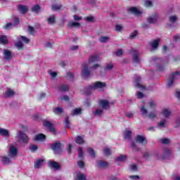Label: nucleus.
<instances>
[{
    "instance_id": "50",
    "label": "nucleus",
    "mask_w": 180,
    "mask_h": 180,
    "mask_svg": "<svg viewBox=\"0 0 180 180\" xmlns=\"http://www.w3.org/2000/svg\"><path fill=\"white\" fill-rule=\"evenodd\" d=\"M77 165H78L79 168H81L82 169L85 167V162H84V161H82V160H79L77 162Z\"/></svg>"
},
{
    "instance_id": "25",
    "label": "nucleus",
    "mask_w": 180,
    "mask_h": 180,
    "mask_svg": "<svg viewBox=\"0 0 180 180\" xmlns=\"http://www.w3.org/2000/svg\"><path fill=\"white\" fill-rule=\"evenodd\" d=\"M124 139L125 140H131V131H125L124 132Z\"/></svg>"
},
{
    "instance_id": "41",
    "label": "nucleus",
    "mask_w": 180,
    "mask_h": 180,
    "mask_svg": "<svg viewBox=\"0 0 180 180\" xmlns=\"http://www.w3.org/2000/svg\"><path fill=\"white\" fill-rule=\"evenodd\" d=\"M162 115L165 116V117H169L171 115V111L168 109H165L162 111Z\"/></svg>"
},
{
    "instance_id": "36",
    "label": "nucleus",
    "mask_w": 180,
    "mask_h": 180,
    "mask_svg": "<svg viewBox=\"0 0 180 180\" xmlns=\"http://www.w3.org/2000/svg\"><path fill=\"white\" fill-rule=\"evenodd\" d=\"M47 22L49 25H54V23H56V17L54 15L49 17L47 19Z\"/></svg>"
},
{
    "instance_id": "16",
    "label": "nucleus",
    "mask_w": 180,
    "mask_h": 180,
    "mask_svg": "<svg viewBox=\"0 0 180 180\" xmlns=\"http://www.w3.org/2000/svg\"><path fill=\"white\" fill-rule=\"evenodd\" d=\"M13 95H15V91H13V90L11 89H7L6 90V93L4 94V97L5 98H11L12 96H13Z\"/></svg>"
},
{
    "instance_id": "45",
    "label": "nucleus",
    "mask_w": 180,
    "mask_h": 180,
    "mask_svg": "<svg viewBox=\"0 0 180 180\" xmlns=\"http://www.w3.org/2000/svg\"><path fill=\"white\" fill-rule=\"evenodd\" d=\"M30 150L32 153H34V151H37V150H39V146L37 145H31L30 146Z\"/></svg>"
},
{
    "instance_id": "44",
    "label": "nucleus",
    "mask_w": 180,
    "mask_h": 180,
    "mask_svg": "<svg viewBox=\"0 0 180 180\" xmlns=\"http://www.w3.org/2000/svg\"><path fill=\"white\" fill-rule=\"evenodd\" d=\"M76 180H86V177L82 173L77 174V179Z\"/></svg>"
},
{
    "instance_id": "53",
    "label": "nucleus",
    "mask_w": 180,
    "mask_h": 180,
    "mask_svg": "<svg viewBox=\"0 0 180 180\" xmlns=\"http://www.w3.org/2000/svg\"><path fill=\"white\" fill-rule=\"evenodd\" d=\"M103 153L105 155L109 156L110 155V149L109 148H104Z\"/></svg>"
},
{
    "instance_id": "49",
    "label": "nucleus",
    "mask_w": 180,
    "mask_h": 180,
    "mask_svg": "<svg viewBox=\"0 0 180 180\" xmlns=\"http://www.w3.org/2000/svg\"><path fill=\"white\" fill-rule=\"evenodd\" d=\"M178 19V17H176V15H172L169 17V22H171L172 23H175V22H176V20Z\"/></svg>"
},
{
    "instance_id": "29",
    "label": "nucleus",
    "mask_w": 180,
    "mask_h": 180,
    "mask_svg": "<svg viewBox=\"0 0 180 180\" xmlns=\"http://www.w3.org/2000/svg\"><path fill=\"white\" fill-rule=\"evenodd\" d=\"M82 112V109H81V108H75L72 110V115L77 116V115H81Z\"/></svg>"
},
{
    "instance_id": "47",
    "label": "nucleus",
    "mask_w": 180,
    "mask_h": 180,
    "mask_svg": "<svg viewBox=\"0 0 180 180\" xmlns=\"http://www.w3.org/2000/svg\"><path fill=\"white\" fill-rule=\"evenodd\" d=\"M143 158L146 160V161H149L150 158H151V155L148 152H145L143 155Z\"/></svg>"
},
{
    "instance_id": "20",
    "label": "nucleus",
    "mask_w": 180,
    "mask_h": 180,
    "mask_svg": "<svg viewBox=\"0 0 180 180\" xmlns=\"http://www.w3.org/2000/svg\"><path fill=\"white\" fill-rule=\"evenodd\" d=\"M40 140H46V135L43 134H38L34 138V141H39Z\"/></svg>"
},
{
    "instance_id": "3",
    "label": "nucleus",
    "mask_w": 180,
    "mask_h": 180,
    "mask_svg": "<svg viewBox=\"0 0 180 180\" xmlns=\"http://www.w3.org/2000/svg\"><path fill=\"white\" fill-rule=\"evenodd\" d=\"M106 88V83L102 82H96L88 87V89H102Z\"/></svg>"
},
{
    "instance_id": "17",
    "label": "nucleus",
    "mask_w": 180,
    "mask_h": 180,
    "mask_svg": "<svg viewBox=\"0 0 180 180\" xmlns=\"http://www.w3.org/2000/svg\"><path fill=\"white\" fill-rule=\"evenodd\" d=\"M59 92H67L70 89L68 84H60L58 88Z\"/></svg>"
},
{
    "instance_id": "26",
    "label": "nucleus",
    "mask_w": 180,
    "mask_h": 180,
    "mask_svg": "<svg viewBox=\"0 0 180 180\" xmlns=\"http://www.w3.org/2000/svg\"><path fill=\"white\" fill-rule=\"evenodd\" d=\"M41 9V7L39 4H36L31 8L32 12H35V13H39Z\"/></svg>"
},
{
    "instance_id": "10",
    "label": "nucleus",
    "mask_w": 180,
    "mask_h": 180,
    "mask_svg": "<svg viewBox=\"0 0 180 180\" xmlns=\"http://www.w3.org/2000/svg\"><path fill=\"white\" fill-rule=\"evenodd\" d=\"M49 164L51 168H53V169H56V171L61 168V165H60V164L56 161H49Z\"/></svg>"
},
{
    "instance_id": "24",
    "label": "nucleus",
    "mask_w": 180,
    "mask_h": 180,
    "mask_svg": "<svg viewBox=\"0 0 180 180\" xmlns=\"http://www.w3.org/2000/svg\"><path fill=\"white\" fill-rule=\"evenodd\" d=\"M98 61H99V56L98 55H93L89 59V63H96Z\"/></svg>"
},
{
    "instance_id": "61",
    "label": "nucleus",
    "mask_w": 180,
    "mask_h": 180,
    "mask_svg": "<svg viewBox=\"0 0 180 180\" xmlns=\"http://www.w3.org/2000/svg\"><path fill=\"white\" fill-rule=\"evenodd\" d=\"M129 178H130V179H132V180H137V179H140V176L131 175V176H129Z\"/></svg>"
},
{
    "instance_id": "32",
    "label": "nucleus",
    "mask_w": 180,
    "mask_h": 180,
    "mask_svg": "<svg viewBox=\"0 0 180 180\" xmlns=\"http://www.w3.org/2000/svg\"><path fill=\"white\" fill-rule=\"evenodd\" d=\"M63 112L64 110H63V108L60 107L53 108V112L55 115H61V113H63Z\"/></svg>"
},
{
    "instance_id": "64",
    "label": "nucleus",
    "mask_w": 180,
    "mask_h": 180,
    "mask_svg": "<svg viewBox=\"0 0 180 180\" xmlns=\"http://www.w3.org/2000/svg\"><path fill=\"white\" fill-rule=\"evenodd\" d=\"M86 22H94V16H87L86 17Z\"/></svg>"
},
{
    "instance_id": "11",
    "label": "nucleus",
    "mask_w": 180,
    "mask_h": 180,
    "mask_svg": "<svg viewBox=\"0 0 180 180\" xmlns=\"http://www.w3.org/2000/svg\"><path fill=\"white\" fill-rule=\"evenodd\" d=\"M18 11H19V12H20V13L22 15H25V13H27V12L29 11V8L25 5L20 4L18 6Z\"/></svg>"
},
{
    "instance_id": "43",
    "label": "nucleus",
    "mask_w": 180,
    "mask_h": 180,
    "mask_svg": "<svg viewBox=\"0 0 180 180\" xmlns=\"http://www.w3.org/2000/svg\"><path fill=\"white\" fill-rule=\"evenodd\" d=\"M61 8H63V6L61 4L51 6L52 11H60V9H61Z\"/></svg>"
},
{
    "instance_id": "7",
    "label": "nucleus",
    "mask_w": 180,
    "mask_h": 180,
    "mask_svg": "<svg viewBox=\"0 0 180 180\" xmlns=\"http://www.w3.org/2000/svg\"><path fill=\"white\" fill-rule=\"evenodd\" d=\"M3 56H4V60H6V61H11V60H12V58H13V54L12 53V52L8 49H4V52H3Z\"/></svg>"
},
{
    "instance_id": "46",
    "label": "nucleus",
    "mask_w": 180,
    "mask_h": 180,
    "mask_svg": "<svg viewBox=\"0 0 180 180\" xmlns=\"http://www.w3.org/2000/svg\"><path fill=\"white\" fill-rule=\"evenodd\" d=\"M28 32L30 34L34 36V27H33L32 25H28Z\"/></svg>"
},
{
    "instance_id": "63",
    "label": "nucleus",
    "mask_w": 180,
    "mask_h": 180,
    "mask_svg": "<svg viewBox=\"0 0 180 180\" xmlns=\"http://www.w3.org/2000/svg\"><path fill=\"white\" fill-rule=\"evenodd\" d=\"M115 54L118 56L120 57V56L123 55V49H119L117 52H115Z\"/></svg>"
},
{
    "instance_id": "18",
    "label": "nucleus",
    "mask_w": 180,
    "mask_h": 180,
    "mask_svg": "<svg viewBox=\"0 0 180 180\" xmlns=\"http://www.w3.org/2000/svg\"><path fill=\"white\" fill-rule=\"evenodd\" d=\"M43 162H44V160L38 159L34 165V168H41L43 166Z\"/></svg>"
},
{
    "instance_id": "37",
    "label": "nucleus",
    "mask_w": 180,
    "mask_h": 180,
    "mask_svg": "<svg viewBox=\"0 0 180 180\" xmlns=\"http://www.w3.org/2000/svg\"><path fill=\"white\" fill-rule=\"evenodd\" d=\"M98 40L101 43H108V41H109V37L102 36L99 38Z\"/></svg>"
},
{
    "instance_id": "15",
    "label": "nucleus",
    "mask_w": 180,
    "mask_h": 180,
    "mask_svg": "<svg viewBox=\"0 0 180 180\" xmlns=\"http://www.w3.org/2000/svg\"><path fill=\"white\" fill-rule=\"evenodd\" d=\"M148 44L150 46V47H153V49H158V46L160 45V39H158L153 41H149Z\"/></svg>"
},
{
    "instance_id": "2",
    "label": "nucleus",
    "mask_w": 180,
    "mask_h": 180,
    "mask_svg": "<svg viewBox=\"0 0 180 180\" xmlns=\"http://www.w3.org/2000/svg\"><path fill=\"white\" fill-rule=\"evenodd\" d=\"M150 63H156L157 68L158 71H164V68H165V67L164 65H161V64L164 63V59H162L160 58L153 57L151 58Z\"/></svg>"
},
{
    "instance_id": "9",
    "label": "nucleus",
    "mask_w": 180,
    "mask_h": 180,
    "mask_svg": "<svg viewBox=\"0 0 180 180\" xmlns=\"http://www.w3.org/2000/svg\"><path fill=\"white\" fill-rule=\"evenodd\" d=\"M135 141H136V143H139V144H142V146L147 145V139H146V137L141 135H137L135 137Z\"/></svg>"
},
{
    "instance_id": "39",
    "label": "nucleus",
    "mask_w": 180,
    "mask_h": 180,
    "mask_svg": "<svg viewBox=\"0 0 180 180\" xmlns=\"http://www.w3.org/2000/svg\"><path fill=\"white\" fill-rule=\"evenodd\" d=\"M65 124V128L67 129H70V117L66 116L65 118V122H64Z\"/></svg>"
},
{
    "instance_id": "21",
    "label": "nucleus",
    "mask_w": 180,
    "mask_h": 180,
    "mask_svg": "<svg viewBox=\"0 0 180 180\" xmlns=\"http://www.w3.org/2000/svg\"><path fill=\"white\" fill-rule=\"evenodd\" d=\"M157 18H158V15H157V13H155L153 15V17H149L147 19V22L148 23H155V22H157Z\"/></svg>"
},
{
    "instance_id": "56",
    "label": "nucleus",
    "mask_w": 180,
    "mask_h": 180,
    "mask_svg": "<svg viewBox=\"0 0 180 180\" xmlns=\"http://www.w3.org/2000/svg\"><path fill=\"white\" fill-rule=\"evenodd\" d=\"M103 112V111L102 110H101V109H97V110H95V112H93V114H94L95 116H96V115H102V112Z\"/></svg>"
},
{
    "instance_id": "58",
    "label": "nucleus",
    "mask_w": 180,
    "mask_h": 180,
    "mask_svg": "<svg viewBox=\"0 0 180 180\" xmlns=\"http://www.w3.org/2000/svg\"><path fill=\"white\" fill-rule=\"evenodd\" d=\"M136 95H137L138 99H141V98H144V94H143V92L141 91H138Z\"/></svg>"
},
{
    "instance_id": "48",
    "label": "nucleus",
    "mask_w": 180,
    "mask_h": 180,
    "mask_svg": "<svg viewBox=\"0 0 180 180\" xmlns=\"http://www.w3.org/2000/svg\"><path fill=\"white\" fill-rule=\"evenodd\" d=\"M20 39L21 40H22V41H25V43H26L27 44H29V43H30V39L25 36H20Z\"/></svg>"
},
{
    "instance_id": "6",
    "label": "nucleus",
    "mask_w": 180,
    "mask_h": 180,
    "mask_svg": "<svg viewBox=\"0 0 180 180\" xmlns=\"http://www.w3.org/2000/svg\"><path fill=\"white\" fill-rule=\"evenodd\" d=\"M89 75H91V71H89L88 65H83V69L82 70V77L84 79H86L88 78V77H89Z\"/></svg>"
},
{
    "instance_id": "42",
    "label": "nucleus",
    "mask_w": 180,
    "mask_h": 180,
    "mask_svg": "<svg viewBox=\"0 0 180 180\" xmlns=\"http://www.w3.org/2000/svg\"><path fill=\"white\" fill-rule=\"evenodd\" d=\"M65 77H66V78H68V79L69 81H74V74L73 73L68 72Z\"/></svg>"
},
{
    "instance_id": "40",
    "label": "nucleus",
    "mask_w": 180,
    "mask_h": 180,
    "mask_svg": "<svg viewBox=\"0 0 180 180\" xmlns=\"http://www.w3.org/2000/svg\"><path fill=\"white\" fill-rule=\"evenodd\" d=\"M127 160V156L126 155H122L120 157L117 158L116 161L123 162Z\"/></svg>"
},
{
    "instance_id": "14",
    "label": "nucleus",
    "mask_w": 180,
    "mask_h": 180,
    "mask_svg": "<svg viewBox=\"0 0 180 180\" xmlns=\"http://www.w3.org/2000/svg\"><path fill=\"white\" fill-rule=\"evenodd\" d=\"M133 53L134 54L132 56V60L134 63H136V64H140V58L139 57V53H137L136 50H132Z\"/></svg>"
},
{
    "instance_id": "19",
    "label": "nucleus",
    "mask_w": 180,
    "mask_h": 180,
    "mask_svg": "<svg viewBox=\"0 0 180 180\" xmlns=\"http://www.w3.org/2000/svg\"><path fill=\"white\" fill-rule=\"evenodd\" d=\"M108 165H109L108 162H105L103 160H99L97 162V167H99L100 168H106Z\"/></svg>"
},
{
    "instance_id": "22",
    "label": "nucleus",
    "mask_w": 180,
    "mask_h": 180,
    "mask_svg": "<svg viewBox=\"0 0 180 180\" xmlns=\"http://www.w3.org/2000/svg\"><path fill=\"white\" fill-rule=\"evenodd\" d=\"M1 162H3L4 165H9V164H11V159H9V158L6 156H1Z\"/></svg>"
},
{
    "instance_id": "35",
    "label": "nucleus",
    "mask_w": 180,
    "mask_h": 180,
    "mask_svg": "<svg viewBox=\"0 0 180 180\" xmlns=\"http://www.w3.org/2000/svg\"><path fill=\"white\" fill-rule=\"evenodd\" d=\"M75 143H77V144H84V139L82 138L81 136H77L75 139Z\"/></svg>"
},
{
    "instance_id": "30",
    "label": "nucleus",
    "mask_w": 180,
    "mask_h": 180,
    "mask_svg": "<svg viewBox=\"0 0 180 180\" xmlns=\"http://www.w3.org/2000/svg\"><path fill=\"white\" fill-rule=\"evenodd\" d=\"M163 155H164V157H162L163 160H165V158H168V157L171 155V150L168 148L165 149L163 152Z\"/></svg>"
},
{
    "instance_id": "52",
    "label": "nucleus",
    "mask_w": 180,
    "mask_h": 180,
    "mask_svg": "<svg viewBox=\"0 0 180 180\" xmlns=\"http://www.w3.org/2000/svg\"><path fill=\"white\" fill-rule=\"evenodd\" d=\"M148 117H149V119L153 120L157 117V114H155V112H150Z\"/></svg>"
},
{
    "instance_id": "5",
    "label": "nucleus",
    "mask_w": 180,
    "mask_h": 180,
    "mask_svg": "<svg viewBox=\"0 0 180 180\" xmlns=\"http://www.w3.org/2000/svg\"><path fill=\"white\" fill-rule=\"evenodd\" d=\"M18 139L20 141H22V143H24L25 144L29 143V136L22 131H18Z\"/></svg>"
},
{
    "instance_id": "59",
    "label": "nucleus",
    "mask_w": 180,
    "mask_h": 180,
    "mask_svg": "<svg viewBox=\"0 0 180 180\" xmlns=\"http://www.w3.org/2000/svg\"><path fill=\"white\" fill-rule=\"evenodd\" d=\"M131 148L136 150V151H139L140 150V149H139V148H137V146H136V143L134 141H132L131 143Z\"/></svg>"
},
{
    "instance_id": "23",
    "label": "nucleus",
    "mask_w": 180,
    "mask_h": 180,
    "mask_svg": "<svg viewBox=\"0 0 180 180\" xmlns=\"http://www.w3.org/2000/svg\"><path fill=\"white\" fill-rule=\"evenodd\" d=\"M81 26V24L77 22H72L70 21L68 23V27H79Z\"/></svg>"
},
{
    "instance_id": "31",
    "label": "nucleus",
    "mask_w": 180,
    "mask_h": 180,
    "mask_svg": "<svg viewBox=\"0 0 180 180\" xmlns=\"http://www.w3.org/2000/svg\"><path fill=\"white\" fill-rule=\"evenodd\" d=\"M10 153L13 156L17 155H18V148H16L15 146H11L10 148Z\"/></svg>"
},
{
    "instance_id": "51",
    "label": "nucleus",
    "mask_w": 180,
    "mask_h": 180,
    "mask_svg": "<svg viewBox=\"0 0 180 180\" xmlns=\"http://www.w3.org/2000/svg\"><path fill=\"white\" fill-rule=\"evenodd\" d=\"M78 151H79V158H84V150H82V148H79Z\"/></svg>"
},
{
    "instance_id": "12",
    "label": "nucleus",
    "mask_w": 180,
    "mask_h": 180,
    "mask_svg": "<svg viewBox=\"0 0 180 180\" xmlns=\"http://www.w3.org/2000/svg\"><path fill=\"white\" fill-rule=\"evenodd\" d=\"M136 88H141L142 89H146V86L141 85L140 82H141V77L140 76L135 77V81H134Z\"/></svg>"
},
{
    "instance_id": "57",
    "label": "nucleus",
    "mask_w": 180,
    "mask_h": 180,
    "mask_svg": "<svg viewBox=\"0 0 180 180\" xmlns=\"http://www.w3.org/2000/svg\"><path fill=\"white\" fill-rule=\"evenodd\" d=\"M20 22V20H19V18L15 17L14 18V23L13 24V26H18V25H19Z\"/></svg>"
},
{
    "instance_id": "54",
    "label": "nucleus",
    "mask_w": 180,
    "mask_h": 180,
    "mask_svg": "<svg viewBox=\"0 0 180 180\" xmlns=\"http://www.w3.org/2000/svg\"><path fill=\"white\" fill-rule=\"evenodd\" d=\"M141 112L142 115H147L148 111H147V109H146V107H144V105L141 107Z\"/></svg>"
},
{
    "instance_id": "33",
    "label": "nucleus",
    "mask_w": 180,
    "mask_h": 180,
    "mask_svg": "<svg viewBox=\"0 0 180 180\" xmlns=\"http://www.w3.org/2000/svg\"><path fill=\"white\" fill-rule=\"evenodd\" d=\"M87 153H89V155L92 157V158H95L96 157V154L95 153V150L92 148H89L87 149Z\"/></svg>"
},
{
    "instance_id": "38",
    "label": "nucleus",
    "mask_w": 180,
    "mask_h": 180,
    "mask_svg": "<svg viewBox=\"0 0 180 180\" xmlns=\"http://www.w3.org/2000/svg\"><path fill=\"white\" fill-rule=\"evenodd\" d=\"M15 47H17V49H18V50H23V48L25 47V46L23 45V43H22V41H18L15 44Z\"/></svg>"
},
{
    "instance_id": "62",
    "label": "nucleus",
    "mask_w": 180,
    "mask_h": 180,
    "mask_svg": "<svg viewBox=\"0 0 180 180\" xmlns=\"http://www.w3.org/2000/svg\"><path fill=\"white\" fill-rule=\"evenodd\" d=\"M161 143H162V144H169V139H163L160 140Z\"/></svg>"
},
{
    "instance_id": "1",
    "label": "nucleus",
    "mask_w": 180,
    "mask_h": 180,
    "mask_svg": "<svg viewBox=\"0 0 180 180\" xmlns=\"http://www.w3.org/2000/svg\"><path fill=\"white\" fill-rule=\"evenodd\" d=\"M60 142H56L50 145L51 150H53L55 154H61L63 153V148Z\"/></svg>"
},
{
    "instance_id": "13",
    "label": "nucleus",
    "mask_w": 180,
    "mask_h": 180,
    "mask_svg": "<svg viewBox=\"0 0 180 180\" xmlns=\"http://www.w3.org/2000/svg\"><path fill=\"white\" fill-rule=\"evenodd\" d=\"M128 12L133 13L136 16H139V15L141 14V11H139V9L136 7H131L128 9Z\"/></svg>"
},
{
    "instance_id": "4",
    "label": "nucleus",
    "mask_w": 180,
    "mask_h": 180,
    "mask_svg": "<svg viewBox=\"0 0 180 180\" xmlns=\"http://www.w3.org/2000/svg\"><path fill=\"white\" fill-rule=\"evenodd\" d=\"M43 126H44L45 127H47L48 130L49 131H51V133L53 134L54 135L57 134V131H56V129L54 128V125L51 122L44 121Z\"/></svg>"
},
{
    "instance_id": "28",
    "label": "nucleus",
    "mask_w": 180,
    "mask_h": 180,
    "mask_svg": "<svg viewBox=\"0 0 180 180\" xmlns=\"http://www.w3.org/2000/svg\"><path fill=\"white\" fill-rule=\"evenodd\" d=\"M0 43H1V44H4V46L8 44V41L6 36L2 35L1 37H0Z\"/></svg>"
},
{
    "instance_id": "60",
    "label": "nucleus",
    "mask_w": 180,
    "mask_h": 180,
    "mask_svg": "<svg viewBox=\"0 0 180 180\" xmlns=\"http://www.w3.org/2000/svg\"><path fill=\"white\" fill-rule=\"evenodd\" d=\"M67 150H68V154H69V155L71 154V153L72 151V144H71V143L69 144Z\"/></svg>"
},
{
    "instance_id": "8",
    "label": "nucleus",
    "mask_w": 180,
    "mask_h": 180,
    "mask_svg": "<svg viewBox=\"0 0 180 180\" xmlns=\"http://www.w3.org/2000/svg\"><path fill=\"white\" fill-rule=\"evenodd\" d=\"M98 105L102 108V109H105V110H109L110 108V104L107 100H99Z\"/></svg>"
},
{
    "instance_id": "55",
    "label": "nucleus",
    "mask_w": 180,
    "mask_h": 180,
    "mask_svg": "<svg viewBox=\"0 0 180 180\" xmlns=\"http://www.w3.org/2000/svg\"><path fill=\"white\" fill-rule=\"evenodd\" d=\"M137 30H134L132 33H131V34L129 35V39H134V37H136V36H137Z\"/></svg>"
},
{
    "instance_id": "27",
    "label": "nucleus",
    "mask_w": 180,
    "mask_h": 180,
    "mask_svg": "<svg viewBox=\"0 0 180 180\" xmlns=\"http://www.w3.org/2000/svg\"><path fill=\"white\" fill-rule=\"evenodd\" d=\"M0 136L8 137V136H9V131H8V129L1 128L0 129Z\"/></svg>"
},
{
    "instance_id": "34",
    "label": "nucleus",
    "mask_w": 180,
    "mask_h": 180,
    "mask_svg": "<svg viewBox=\"0 0 180 180\" xmlns=\"http://www.w3.org/2000/svg\"><path fill=\"white\" fill-rule=\"evenodd\" d=\"M13 26L14 25L12 22H7L5 25H4L3 29H5V30H11Z\"/></svg>"
}]
</instances>
